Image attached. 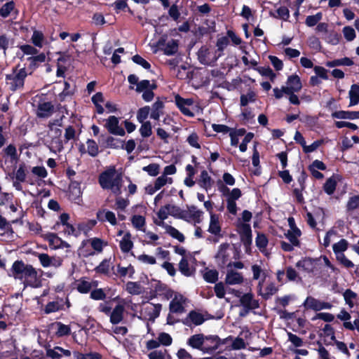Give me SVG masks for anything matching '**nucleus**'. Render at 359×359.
Returning <instances> with one entry per match:
<instances>
[{"label":"nucleus","instance_id":"1","mask_svg":"<svg viewBox=\"0 0 359 359\" xmlns=\"http://www.w3.org/2000/svg\"><path fill=\"white\" fill-rule=\"evenodd\" d=\"M9 275L15 279L22 280L25 287L37 288L41 285L40 277L36 269L32 265L25 264L22 261H15L13 264Z\"/></svg>","mask_w":359,"mask_h":359},{"label":"nucleus","instance_id":"2","mask_svg":"<svg viewBox=\"0 0 359 359\" xmlns=\"http://www.w3.org/2000/svg\"><path fill=\"white\" fill-rule=\"evenodd\" d=\"M64 117L62 115L59 118L53 119L48 125V131L45 139V144L54 154L60 152L63 149L62 130L60 128L62 126Z\"/></svg>","mask_w":359,"mask_h":359},{"label":"nucleus","instance_id":"3","mask_svg":"<svg viewBox=\"0 0 359 359\" xmlns=\"http://www.w3.org/2000/svg\"><path fill=\"white\" fill-rule=\"evenodd\" d=\"M122 176L114 167H110L99 176V183L104 189H109L115 194L121 193Z\"/></svg>","mask_w":359,"mask_h":359},{"label":"nucleus","instance_id":"4","mask_svg":"<svg viewBox=\"0 0 359 359\" xmlns=\"http://www.w3.org/2000/svg\"><path fill=\"white\" fill-rule=\"evenodd\" d=\"M27 73L25 68L13 69L12 72L6 75V84L12 91L23 88Z\"/></svg>","mask_w":359,"mask_h":359},{"label":"nucleus","instance_id":"5","mask_svg":"<svg viewBox=\"0 0 359 359\" xmlns=\"http://www.w3.org/2000/svg\"><path fill=\"white\" fill-rule=\"evenodd\" d=\"M221 56V53H217L216 50L205 46H202L198 51V60L204 65L214 66Z\"/></svg>","mask_w":359,"mask_h":359},{"label":"nucleus","instance_id":"6","mask_svg":"<svg viewBox=\"0 0 359 359\" xmlns=\"http://www.w3.org/2000/svg\"><path fill=\"white\" fill-rule=\"evenodd\" d=\"M175 102L180 111L187 116L193 117L198 107L191 98H184L179 95L175 96Z\"/></svg>","mask_w":359,"mask_h":359},{"label":"nucleus","instance_id":"7","mask_svg":"<svg viewBox=\"0 0 359 359\" xmlns=\"http://www.w3.org/2000/svg\"><path fill=\"white\" fill-rule=\"evenodd\" d=\"M162 306L161 304L143 303L141 306L140 318L154 321L159 316Z\"/></svg>","mask_w":359,"mask_h":359},{"label":"nucleus","instance_id":"8","mask_svg":"<svg viewBox=\"0 0 359 359\" xmlns=\"http://www.w3.org/2000/svg\"><path fill=\"white\" fill-rule=\"evenodd\" d=\"M252 333L248 329H243L237 337H233L229 336L228 337L223 339L222 344H224L227 341H231V349L232 350H241L244 349L247 346L245 339H250Z\"/></svg>","mask_w":359,"mask_h":359},{"label":"nucleus","instance_id":"9","mask_svg":"<svg viewBox=\"0 0 359 359\" xmlns=\"http://www.w3.org/2000/svg\"><path fill=\"white\" fill-rule=\"evenodd\" d=\"M203 214L202 210L194 205H191L183 210L181 219L196 225L201 222Z\"/></svg>","mask_w":359,"mask_h":359},{"label":"nucleus","instance_id":"10","mask_svg":"<svg viewBox=\"0 0 359 359\" xmlns=\"http://www.w3.org/2000/svg\"><path fill=\"white\" fill-rule=\"evenodd\" d=\"M41 236L48 242L50 248L52 250L70 248V245L67 242L62 240L57 234L54 233H46L41 234Z\"/></svg>","mask_w":359,"mask_h":359},{"label":"nucleus","instance_id":"11","mask_svg":"<svg viewBox=\"0 0 359 359\" xmlns=\"http://www.w3.org/2000/svg\"><path fill=\"white\" fill-rule=\"evenodd\" d=\"M39 261L44 268L58 269L62 265L63 259L58 256H50L46 253H40L37 255Z\"/></svg>","mask_w":359,"mask_h":359},{"label":"nucleus","instance_id":"12","mask_svg":"<svg viewBox=\"0 0 359 359\" xmlns=\"http://www.w3.org/2000/svg\"><path fill=\"white\" fill-rule=\"evenodd\" d=\"M303 306L307 309L319 311L325 309H330L332 304L330 302H323L313 297H308L303 303Z\"/></svg>","mask_w":359,"mask_h":359},{"label":"nucleus","instance_id":"13","mask_svg":"<svg viewBox=\"0 0 359 359\" xmlns=\"http://www.w3.org/2000/svg\"><path fill=\"white\" fill-rule=\"evenodd\" d=\"M231 248L229 243H222L219 245L218 252L215 256L216 260L219 266H225L230 261Z\"/></svg>","mask_w":359,"mask_h":359},{"label":"nucleus","instance_id":"14","mask_svg":"<svg viewBox=\"0 0 359 359\" xmlns=\"http://www.w3.org/2000/svg\"><path fill=\"white\" fill-rule=\"evenodd\" d=\"M104 126L112 135L123 136L126 133L125 130L119 125V119L114 116H110L106 119Z\"/></svg>","mask_w":359,"mask_h":359},{"label":"nucleus","instance_id":"15","mask_svg":"<svg viewBox=\"0 0 359 359\" xmlns=\"http://www.w3.org/2000/svg\"><path fill=\"white\" fill-rule=\"evenodd\" d=\"M222 342L219 337L217 335L205 336L204 346L202 352L203 353L211 354L219 348Z\"/></svg>","mask_w":359,"mask_h":359},{"label":"nucleus","instance_id":"16","mask_svg":"<svg viewBox=\"0 0 359 359\" xmlns=\"http://www.w3.org/2000/svg\"><path fill=\"white\" fill-rule=\"evenodd\" d=\"M126 304V301H122L112 309L109 316V320L111 324L117 325L123 320Z\"/></svg>","mask_w":359,"mask_h":359},{"label":"nucleus","instance_id":"17","mask_svg":"<svg viewBox=\"0 0 359 359\" xmlns=\"http://www.w3.org/2000/svg\"><path fill=\"white\" fill-rule=\"evenodd\" d=\"M187 299L180 294L175 295L170 303V311L172 313H182L184 311Z\"/></svg>","mask_w":359,"mask_h":359},{"label":"nucleus","instance_id":"18","mask_svg":"<svg viewBox=\"0 0 359 359\" xmlns=\"http://www.w3.org/2000/svg\"><path fill=\"white\" fill-rule=\"evenodd\" d=\"M205 318L201 313L196 311H192L189 313L187 316L183 320V323L189 327L192 325L198 326L203 324Z\"/></svg>","mask_w":359,"mask_h":359},{"label":"nucleus","instance_id":"19","mask_svg":"<svg viewBox=\"0 0 359 359\" xmlns=\"http://www.w3.org/2000/svg\"><path fill=\"white\" fill-rule=\"evenodd\" d=\"M241 304L245 309V312L248 313L250 310L259 308V302L255 299L251 292L242 295L240 298Z\"/></svg>","mask_w":359,"mask_h":359},{"label":"nucleus","instance_id":"20","mask_svg":"<svg viewBox=\"0 0 359 359\" xmlns=\"http://www.w3.org/2000/svg\"><path fill=\"white\" fill-rule=\"evenodd\" d=\"M285 88V90H287L286 93L299 92L302 88L300 77L297 74H292L288 76Z\"/></svg>","mask_w":359,"mask_h":359},{"label":"nucleus","instance_id":"21","mask_svg":"<svg viewBox=\"0 0 359 359\" xmlns=\"http://www.w3.org/2000/svg\"><path fill=\"white\" fill-rule=\"evenodd\" d=\"M96 217L100 222H109L112 226H116L118 224L115 213L106 209L99 210Z\"/></svg>","mask_w":359,"mask_h":359},{"label":"nucleus","instance_id":"22","mask_svg":"<svg viewBox=\"0 0 359 359\" xmlns=\"http://www.w3.org/2000/svg\"><path fill=\"white\" fill-rule=\"evenodd\" d=\"M244 281L243 276L241 273L236 270L226 269L225 283L229 285H240Z\"/></svg>","mask_w":359,"mask_h":359},{"label":"nucleus","instance_id":"23","mask_svg":"<svg viewBox=\"0 0 359 359\" xmlns=\"http://www.w3.org/2000/svg\"><path fill=\"white\" fill-rule=\"evenodd\" d=\"M154 223L156 225L163 228L165 230V232L168 234H169L171 237H172L173 238L177 239L180 242H184V235L181 232H180L177 229H175V227L168 225V224H166L165 222H164L163 221L155 220Z\"/></svg>","mask_w":359,"mask_h":359},{"label":"nucleus","instance_id":"24","mask_svg":"<svg viewBox=\"0 0 359 359\" xmlns=\"http://www.w3.org/2000/svg\"><path fill=\"white\" fill-rule=\"evenodd\" d=\"M263 281L260 280L257 285L258 293L264 299H267L278 291V288L273 283H269L265 287H263Z\"/></svg>","mask_w":359,"mask_h":359},{"label":"nucleus","instance_id":"25","mask_svg":"<svg viewBox=\"0 0 359 359\" xmlns=\"http://www.w3.org/2000/svg\"><path fill=\"white\" fill-rule=\"evenodd\" d=\"M96 286V282L91 281L86 278H80L76 282V288L82 294L89 292L92 288L95 287Z\"/></svg>","mask_w":359,"mask_h":359},{"label":"nucleus","instance_id":"26","mask_svg":"<svg viewBox=\"0 0 359 359\" xmlns=\"http://www.w3.org/2000/svg\"><path fill=\"white\" fill-rule=\"evenodd\" d=\"M221 224L219 222V217L213 212H210V223L208 226V232L215 236H219L221 233Z\"/></svg>","mask_w":359,"mask_h":359},{"label":"nucleus","instance_id":"27","mask_svg":"<svg viewBox=\"0 0 359 359\" xmlns=\"http://www.w3.org/2000/svg\"><path fill=\"white\" fill-rule=\"evenodd\" d=\"M164 107L165 105L163 101L159 99L156 100L151 107H150V118L155 121H158L160 117L163 114Z\"/></svg>","mask_w":359,"mask_h":359},{"label":"nucleus","instance_id":"28","mask_svg":"<svg viewBox=\"0 0 359 359\" xmlns=\"http://www.w3.org/2000/svg\"><path fill=\"white\" fill-rule=\"evenodd\" d=\"M238 231L243 241H250L252 240V230L250 225L245 222H238L237 224Z\"/></svg>","mask_w":359,"mask_h":359},{"label":"nucleus","instance_id":"29","mask_svg":"<svg viewBox=\"0 0 359 359\" xmlns=\"http://www.w3.org/2000/svg\"><path fill=\"white\" fill-rule=\"evenodd\" d=\"M53 110V105L49 102H45L39 104L36 114L40 118H48L52 115Z\"/></svg>","mask_w":359,"mask_h":359},{"label":"nucleus","instance_id":"30","mask_svg":"<svg viewBox=\"0 0 359 359\" xmlns=\"http://www.w3.org/2000/svg\"><path fill=\"white\" fill-rule=\"evenodd\" d=\"M205 335L203 334H196L191 336L187 341V344L193 348L203 351L204 346Z\"/></svg>","mask_w":359,"mask_h":359},{"label":"nucleus","instance_id":"31","mask_svg":"<svg viewBox=\"0 0 359 359\" xmlns=\"http://www.w3.org/2000/svg\"><path fill=\"white\" fill-rule=\"evenodd\" d=\"M316 260L311 258L302 259L296 264L297 268L307 273L313 272L316 268Z\"/></svg>","mask_w":359,"mask_h":359},{"label":"nucleus","instance_id":"32","mask_svg":"<svg viewBox=\"0 0 359 359\" xmlns=\"http://www.w3.org/2000/svg\"><path fill=\"white\" fill-rule=\"evenodd\" d=\"M32 43L34 46L42 48L44 46L49 45L50 41H48L44 36V34L39 30H34L31 37Z\"/></svg>","mask_w":359,"mask_h":359},{"label":"nucleus","instance_id":"33","mask_svg":"<svg viewBox=\"0 0 359 359\" xmlns=\"http://www.w3.org/2000/svg\"><path fill=\"white\" fill-rule=\"evenodd\" d=\"M96 224L97 222L94 219H90L79 223L77 225L78 236L81 233L88 236V233L93 229Z\"/></svg>","mask_w":359,"mask_h":359},{"label":"nucleus","instance_id":"34","mask_svg":"<svg viewBox=\"0 0 359 359\" xmlns=\"http://www.w3.org/2000/svg\"><path fill=\"white\" fill-rule=\"evenodd\" d=\"M198 184L200 187L204 189L206 191L211 189L213 184V180L206 170H204L201 172Z\"/></svg>","mask_w":359,"mask_h":359},{"label":"nucleus","instance_id":"35","mask_svg":"<svg viewBox=\"0 0 359 359\" xmlns=\"http://www.w3.org/2000/svg\"><path fill=\"white\" fill-rule=\"evenodd\" d=\"M86 241L90 245L94 255L102 252L104 247L107 245L103 240L96 237L86 239Z\"/></svg>","mask_w":359,"mask_h":359},{"label":"nucleus","instance_id":"36","mask_svg":"<svg viewBox=\"0 0 359 359\" xmlns=\"http://www.w3.org/2000/svg\"><path fill=\"white\" fill-rule=\"evenodd\" d=\"M120 248L123 252H128L133 247V243L131 240V234L129 232H126L122 239L120 241Z\"/></svg>","mask_w":359,"mask_h":359},{"label":"nucleus","instance_id":"37","mask_svg":"<svg viewBox=\"0 0 359 359\" xmlns=\"http://www.w3.org/2000/svg\"><path fill=\"white\" fill-rule=\"evenodd\" d=\"M133 226L137 230L143 231L146 226V219L144 216L135 215L130 219Z\"/></svg>","mask_w":359,"mask_h":359},{"label":"nucleus","instance_id":"38","mask_svg":"<svg viewBox=\"0 0 359 359\" xmlns=\"http://www.w3.org/2000/svg\"><path fill=\"white\" fill-rule=\"evenodd\" d=\"M301 236H302L301 230H299V231L287 230L285 233V236L286 237V238H287L288 241L296 247L300 246L299 238L301 237Z\"/></svg>","mask_w":359,"mask_h":359},{"label":"nucleus","instance_id":"39","mask_svg":"<svg viewBox=\"0 0 359 359\" xmlns=\"http://www.w3.org/2000/svg\"><path fill=\"white\" fill-rule=\"evenodd\" d=\"M350 98L349 107L355 106L359 103V86L353 84L348 92Z\"/></svg>","mask_w":359,"mask_h":359},{"label":"nucleus","instance_id":"40","mask_svg":"<svg viewBox=\"0 0 359 359\" xmlns=\"http://www.w3.org/2000/svg\"><path fill=\"white\" fill-rule=\"evenodd\" d=\"M178 41L175 39H171L168 41L165 46L163 48V53L166 55H173L178 50Z\"/></svg>","mask_w":359,"mask_h":359},{"label":"nucleus","instance_id":"41","mask_svg":"<svg viewBox=\"0 0 359 359\" xmlns=\"http://www.w3.org/2000/svg\"><path fill=\"white\" fill-rule=\"evenodd\" d=\"M255 242L256 245L259 248V250L262 253L267 255L268 252L266 250V246L268 245L269 241L266 236L263 233H257Z\"/></svg>","mask_w":359,"mask_h":359},{"label":"nucleus","instance_id":"42","mask_svg":"<svg viewBox=\"0 0 359 359\" xmlns=\"http://www.w3.org/2000/svg\"><path fill=\"white\" fill-rule=\"evenodd\" d=\"M91 100L96 107L97 113L102 114L104 111V109L102 105L104 101L103 94L100 92L97 93L92 97Z\"/></svg>","mask_w":359,"mask_h":359},{"label":"nucleus","instance_id":"43","mask_svg":"<svg viewBox=\"0 0 359 359\" xmlns=\"http://www.w3.org/2000/svg\"><path fill=\"white\" fill-rule=\"evenodd\" d=\"M126 291L133 295H138L142 293L143 287L137 282H128L126 285Z\"/></svg>","mask_w":359,"mask_h":359},{"label":"nucleus","instance_id":"44","mask_svg":"<svg viewBox=\"0 0 359 359\" xmlns=\"http://www.w3.org/2000/svg\"><path fill=\"white\" fill-rule=\"evenodd\" d=\"M78 251L79 256L83 257L95 255L90 245L87 243L86 240H84L81 242V246L79 247Z\"/></svg>","mask_w":359,"mask_h":359},{"label":"nucleus","instance_id":"45","mask_svg":"<svg viewBox=\"0 0 359 359\" xmlns=\"http://www.w3.org/2000/svg\"><path fill=\"white\" fill-rule=\"evenodd\" d=\"M142 232H144V242L146 244L150 245H156L158 244V241L159 239V236L156 233H155L152 231H147L146 229Z\"/></svg>","mask_w":359,"mask_h":359},{"label":"nucleus","instance_id":"46","mask_svg":"<svg viewBox=\"0 0 359 359\" xmlns=\"http://www.w3.org/2000/svg\"><path fill=\"white\" fill-rule=\"evenodd\" d=\"M71 189V197L72 199L76 203H79L81 201V189L79 187V184L77 182H72L70 185Z\"/></svg>","mask_w":359,"mask_h":359},{"label":"nucleus","instance_id":"47","mask_svg":"<svg viewBox=\"0 0 359 359\" xmlns=\"http://www.w3.org/2000/svg\"><path fill=\"white\" fill-rule=\"evenodd\" d=\"M346 208L348 212H358L359 196H354L351 197L347 202Z\"/></svg>","mask_w":359,"mask_h":359},{"label":"nucleus","instance_id":"48","mask_svg":"<svg viewBox=\"0 0 359 359\" xmlns=\"http://www.w3.org/2000/svg\"><path fill=\"white\" fill-rule=\"evenodd\" d=\"M156 88V85L154 81L151 82L149 80H142L139 81L137 86H136L135 90L138 93H142L149 89H155Z\"/></svg>","mask_w":359,"mask_h":359},{"label":"nucleus","instance_id":"49","mask_svg":"<svg viewBox=\"0 0 359 359\" xmlns=\"http://www.w3.org/2000/svg\"><path fill=\"white\" fill-rule=\"evenodd\" d=\"M179 269L180 272L186 276H190L193 273V269L189 266L188 261L185 257H183L179 263Z\"/></svg>","mask_w":359,"mask_h":359},{"label":"nucleus","instance_id":"50","mask_svg":"<svg viewBox=\"0 0 359 359\" xmlns=\"http://www.w3.org/2000/svg\"><path fill=\"white\" fill-rule=\"evenodd\" d=\"M348 246V243L346 239H341L339 242L334 243L332 246V249L335 255L344 253Z\"/></svg>","mask_w":359,"mask_h":359},{"label":"nucleus","instance_id":"51","mask_svg":"<svg viewBox=\"0 0 359 359\" xmlns=\"http://www.w3.org/2000/svg\"><path fill=\"white\" fill-rule=\"evenodd\" d=\"M141 126L139 129L142 137H149L152 134V126L150 121L140 122Z\"/></svg>","mask_w":359,"mask_h":359},{"label":"nucleus","instance_id":"52","mask_svg":"<svg viewBox=\"0 0 359 359\" xmlns=\"http://www.w3.org/2000/svg\"><path fill=\"white\" fill-rule=\"evenodd\" d=\"M56 327L55 334L57 337H63L68 335L71 332V328L69 325H65L60 322H57L55 325Z\"/></svg>","mask_w":359,"mask_h":359},{"label":"nucleus","instance_id":"53","mask_svg":"<svg viewBox=\"0 0 359 359\" xmlns=\"http://www.w3.org/2000/svg\"><path fill=\"white\" fill-rule=\"evenodd\" d=\"M245 133L244 129L232 130L229 133L231 146L236 147L239 142V137L243 136Z\"/></svg>","mask_w":359,"mask_h":359},{"label":"nucleus","instance_id":"54","mask_svg":"<svg viewBox=\"0 0 359 359\" xmlns=\"http://www.w3.org/2000/svg\"><path fill=\"white\" fill-rule=\"evenodd\" d=\"M323 13L321 12H318L315 15H309L306 17L305 20V24L309 27H313L317 25V24L322 20Z\"/></svg>","mask_w":359,"mask_h":359},{"label":"nucleus","instance_id":"55","mask_svg":"<svg viewBox=\"0 0 359 359\" xmlns=\"http://www.w3.org/2000/svg\"><path fill=\"white\" fill-rule=\"evenodd\" d=\"M203 278L208 283H215L218 280V272L215 269H206Z\"/></svg>","mask_w":359,"mask_h":359},{"label":"nucleus","instance_id":"56","mask_svg":"<svg viewBox=\"0 0 359 359\" xmlns=\"http://www.w3.org/2000/svg\"><path fill=\"white\" fill-rule=\"evenodd\" d=\"M151 114L150 112V107L145 106L144 107L140 108L137 113V119L140 122H146V119L148 116Z\"/></svg>","mask_w":359,"mask_h":359},{"label":"nucleus","instance_id":"57","mask_svg":"<svg viewBox=\"0 0 359 359\" xmlns=\"http://www.w3.org/2000/svg\"><path fill=\"white\" fill-rule=\"evenodd\" d=\"M336 186L337 180L334 177H330L325 183L324 190L327 194L331 195L334 192Z\"/></svg>","mask_w":359,"mask_h":359},{"label":"nucleus","instance_id":"58","mask_svg":"<svg viewBox=\"0 0 359 359\" xmlns=\"http://www.w3.org/2000/svg\"><path fill=\"white\" fill-rule=\"evenodd\" d=\"M15 8L13 1H9L4 4L0 8V15L3 18L8 17Z\"/></svg>","mask_w":359,"mask_h":359},{"label":"nucleus","instance_id":"59","mask_svg":"<svg viewBox=\"0 0 359 359\" xmlns=\"http://www.w3.org/2000/svg\"><path fill=\"white\" fill-rule=\"evenodd\" d=\"M173 180L172 177H166L164 175H161L158 177L156 178L154 184L156 185L157 189H161L163 186L166 184H171Z\"/></svg>","mask_w":359,"mask_h":359},{"label":"nucleus","instance_id":"60","mask_svg":"<svg viewBox=\"0 0 359 359\" xmlns=\"http://www.w3.org/2000/svg\"><path fill=\"white\" fill-rule=\"evenodd\" d=\"M46 55L41 53L39 55H34V56L29 57L27 60L29 61L30 66L36 67L38 64L44 62L46 61Z\"/></svg>","mask_w":359,"mask_h":359},{"label":"nucleus","instance_id":"61","mask_svg":"<svg viewBox=\"0 0 359 359\" xmlns=\"http://www.w3.org/2000/svg\"><path fill=\"white\" fill-rule=\"evenodd\" d=\"M142 170L147 172L150 176L155 177L159 173L160 165L157 163H151L143 167Z\"/></svg>","mask_w":359,"mask_h":359},{"label":"nucleus","instance_id":"62","mask_svg":"<svg viewBox=\"0 0 359 359\" xmlns=\"http://www.w3.org/2000/svg\"><path fill=\"white\" fill-rule=\"evenodd\" d=\"M26 171L24 165H20L18 170L14 172L13 180L20 182H25L26 180Z\"/></svg>","mask_w":359,"mask_h":359},{"label":"nucleus","instance_id":"63","mask_svg":"<svg viewBox=\"0 0 359 359\" xmlns=\"http://www.w3.org/2000/svg\"><path fill=\"white\" fill-rule=\"evenodd\" d=\"M76 359H102V355L97 353H81L78 351L74 353Z\"/></svg>","mask_w":359,"mask_h":359},{"label":"nucleus","instance_id":"64","mask_svg":"<svg viewBox=\"0 0 359 359\" xmlns=\"http://www.w3.org/2000/svg\"><path fill=\"white\" fill-rule=\"evenodd\" d=\"M323 333L322 335L327 339H330L331 341H335V334H334V330L333 327L329 325L326 324L324 327L323 328Z\"/></svg>","mask_w":359,"mask_h":359}]
</instances>
